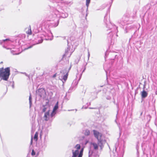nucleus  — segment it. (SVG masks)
<instances>
[{
  "mask_svg": "<svg viewBox=\"0 0 157 157\" xmlns=\"http://www.w3.org/2000/svg\"><path fill=\"white\" fill-rule=\"evenodd\" d=\"M52 3L50 6L51 11L53 13L52 15L49 16L51 19L56 18L59 16L63 18H67L68 15V13L65 12L60 7L62 8L67 5V2H64L62 0H49Z\"/></svg>",
  "mask_w": 157,
  "mask_h": 157,
  "instance_id": "1",
  "label": "nucleus"
},
{
  "mask_svg": "<svg viewBox=\"0 0 157 157\" xmlns=\"http://www.w3.org/2000/svg\"><path fill=\"white\" fill-rule=\"evenodd\" d=\"M53 39V36L51 32L48 31L47 32H44L41 36L38 35L36 40V44L41 43L43 39L46 40H52Z\"/></svg>",
  "mask_w": 157,
  "mask_h": 157,
  "instance_id": "2",
  "label": "nucleus"
},
{
  "mask_svg": "<svg viewBox=\"0 0 157 157\" xmlns=\"http://www.w3.org/2000/svg\"><path fill=\"white\" fill-rule=\"evenodd\" d=\"M10 75V69L9 67L5 69L3 67L0 68V78L5 81H7Z\"/></svg>",
  "mask_w": 157,
  "mask_h": 157,
  "instance_id": "3",
  "label": "nucleus"
},
{
  "mask_svg": "<svg viewBox=\"0 0 157 157\" xmlns=\"http://www.w3.org/2000/svg\"><path fill=\"white\" fill-rule=\"evenodd\" d=\"M93 132L95 137L98 140V145L99 146L100 149L101 150L103 147V144L105 142V140L102 138V134L101 133L95 130H94Z\"/></svg>",
  "mask_w": 157,
  "mask_h": 157,
  "instance_id": "4",
  "label": "nucleus"
},
{
  "mask_svg": "<svg viewBox=\"0 0 157 157\" xmlns=\"http://www.w3.org/2000/svg\"><path fill=\"white\" fill-rule=\"evenodd\" d=\"M71 66L68 69L65 68L60 71L61 74V79L63 83L65 82L67 80L68 75V73L71 68Z\"/></svg>",
  "mask_w": 157,
  "mask_h": 157,
  "instance_id": "5",
  "label": "nucleus"
},
{
  "mask_svg": "<svg viewBox=\"0 0 157 157\" xmlns=\"http://www.w3.org/2000/svg\"><path fill=\"white\" fill-rule=\"evenodd\" d=\"M76 149L75 150L74 149L72 150V155L71 157H77L78 155L79 151L78 150L80 149L81 148L80 145L79 144H77L74 147Z\"/></svg>",
  "mask_w": 157,
  "mask_h": 157,
  "instance_id": "6",
  "label": "nucleus"
},
{
  "mask_svg": "<svg viewBox=\"0 0 157 157\" xmlns=\"http://www.w3.org/2000/svg\"><path fill=\"white\" fill-rule=\"evenodd\" d=\"M50 110L45 112L44 113V120L46 121H49L50 122H52L53 120V117L54 116H51V113L50 114L49 113Z\"/></svg>",
  "mask_w": 157,
  "mask_h": 157,
  "instance_id": "7",
  "label": "nucleus"
},
{
  "mask_svg": "<svg viewBox=\"0 0 157 157\" xmlns=\"http://www.w3.org/2000/svg\"><path fill=\"white\" fill-rule=\"evenodd\" d=\"M37 94L40 97H42L45 95V91L44 88L39 89L38 90Z\"/></svg>",
  "mask_w": 157,
  "mask_h": 157,
  "instance_id": "8",
  "label": "nucleus"
},
{
  "mask_svg": "<svg viewBox=\"0 0 157 157\" xmlns=\"http://www.w3.org/2000/svg\"><path fill=\"white\" fill-rule=\"evenodd\" d=\"M58 108V102L57 101L56 104L54 106L53 111L51 113V115L52 116H54L56 114V111Z\"/></svg>",
  "mask_w": 157,
  "mask_h": 157,
  "instance_id": "9",
  "label": "nucleus"
},
{
  "mask_svg": "<svg viewBox=\"0 0 157 157\" xmlns=\"http://www.w3.org/2000/svg\"><path fill=\"white\" fill-rule=\"evenodd\" d=\"M147 93L144 90L141 92V97L143 98H145L147 97Z\"/></svg>",
  "mask_w": 157,
  "mask_h": 157,
  "instance_id": "10",
  "label": "nucleus"
},
{
  "mask_svg": "<svg viewBox=\"0 0 157 157\" xmlns=\"http://www.w3.org/2000/svg\"><path fill=\"white\" fill-rule=\"evenodd\" d=\"M90 0H86V6L87 7L86 12V16H87V15L88 13H87V11L88 10V8L89 5V4L90 3Z\"/></svg>",
  "mask_w": 157,
  "mask_h": 157,
  "instance_id": "11",
  "label": "nucleus"
},
{
  "mask_svg": "<svg viewBox=\"0 0 157 157\" xmlns=\"http://www.w3.org/2000/svg\"><path fill=\"white\" fill-rule=\"evenodd\" d=\"M28 29V30L26 31V33L29 35H31L32 34V31L31 30V27L29 26L27 29Z\"/></svg>",
  "mask_w": 157,
  "mask_h": 157,
  "instance_id": "12",
  "label": "nucleus"
},
{
  "mask_svg": "<svg viewBox=\"0 0 157 157\" xmlns=\"http://www.w3.org/2000/svg\"><path fill=\"white\" fill-rule=\"evenodd\" d=\"M83 133L86 136H88L90 135V131L88 129H86L83 131Z\"/></svg>",
  "mask_w": 157,
  "mask_h": 157,
  "instance_id": "13",
  "label": "nucleus"
},
{
  "mask_svg": "<svg viewBox=\"0 0 157 157\" xmlns=\"http://www.w3.org/2000/svg\"><path fill=\"white\" fill-rule=\"evenodd\" d=\"M92 145L93 146L95 150H96L98 149V146L97 144L96 143H94L92 144Z\"/></svg>",
  "mask_w": 157,
  "mask_h": 157,
  "instance_id": "14",
  "label": "nucleus"
},
{
  "mask_svg": "<svg viewBox=\"0 0 157 157\" xmlns=\"http://www.w3.org/2000/svg\"><path fill=\"white\" fill-rule=\"evenodd\" d=\"M128 20V18L127 17H124L123 18L122 21L124 24H127V21Z\"/></svg>",
  "mask_w": 157,
  "mask_h": 157,
  "instance_id": "15",
  "label": "nucleus"
},
{
  "mask_svg": "<svg viewBox=\"0 0 157 157\" xmlns=\"http://www.w3.org/2000/svg\"><path fill=\"white\" fill-rule=\"evenodd\" d=\"M83 151V149H82L80 151V152H79L78 155L77 156V157H82V153Z\"/></svg>",
  "mask_w": 157,
  "mask_h": 157,
  "instance_id": "16",
  "label": "nucleus"
},
{
  "mask_svg": "<svg viewBox=\"0 0 157 157\" xmlns=\"http://www.w3.org/2000/svg\"><path fill=\"white\" fill-rule=\"evenodd\" d=\"M29 105H30V107H31L32 104V98L31 96V95L30 94V96L29 97Z\"/></svg>",
  "mask_w": 157,
  "mask_h": 157,
  "instance_id": "17",
  "label": "nucleus"
},
{
  "mask_svg": "<svg viewBox=\"0 0 157 157\" xmlns=\"http://www.w3.org/2000/svg\"><path fill=\"white\" fill-rule=\"evenodd\" d=\"M105 17H104V21L105 22V23L106 24V26H107V27H108V24H110V23L108 21H106V19H105Z\"/></svg>",
  "mask_w": 157,
  "mask_h": 157,
  "instance_id": "18",
  "label": "nucleus"
},
{
  "mask_svg": "<svg viewBox=\"0 0 157 157\" xmlns=\"http://www.w3.org/2000/svg\"><path fill=\"white\" fill-rule=\"evenodd\" d=\"M8 40H9L8 39H6L5 40H0V44H2L3 42H4L5 41Z\"/></svg>",
  "mask_w": 157,
  "mask_h": 157,
  "instance_id": "19",
  "label": "nucleus"
},
{
  "mask_svg": "<svg viewBox=\"0 0 157 157\" xmlns=\"http://www.w3.org/2000/svg\"><path fill=\"white\" fill-rule=\"evenodd\" d=\"M38 138V134L36 132L34 136V140H37V139Z\"/></svg>",
  "mask_w": 157,
  "mask_h": 157,
  "instance_id": "20",
  "label": "nucleus"
},
{
  "mask_svg": "<svg viewBox=\"0 0 157 157\" xmlns=\"http://www.w3.org/2000/svg\"><path fill=\"white\" fill-rule=\"evenodd\" d=\"M59 20L57 19V22L54 25V27H56L59 24Z\"/></svg>",
  "mask_w": 157,
  "mask_h": 157,
  "instance_id": "21",
  "label": "nucleus"
},
{
  "mask_svg": "<svg viewBox=\"0 0 157 157\" xmlns=\"http://www.w3.org/2000/svg\"><path fill=\"white\" fill-rule=\"evenodd\" d=\"M86 105H87L85 107V106H83V107H82V108H84V109H86L87 108L88 106L89 105H90V102L87 103Z\"/></svg>",
  "mask_w": 157,
  "mask_h": 157,
  "instance_id": "22",
  "label": "nucleus"
},
{
  "mask_svg": "<svg viewBox=\"0 0 157 157\" xmlns=\"http://www.w3.org/2000/svg\"><path fill=\"white\" fill-rule=\"evenodd\" d=\"M9 83H10V84H12V87L13 89H14V82H9Z\"/></svg>",
  "mask_w": 157,
  "mask_h": 157,
  "instance_id": "23",
  "label": "nucleus"
},
{
  "mask_svg": "<svg viewBox=\"0 0 157 157\" xmlns=\"http://www.w3.org/2000/svg\"><path fill=\"white\" fill-rule=\"evenodd\" d=\"M111 157H117V156L113 152L111 154Z\"/></svg>",
  "mask_w": 157,
  "mask_h": 157,
  "instance_id": "24",
  "label": "nucleus"
},
{
  "mask_svg": "<svg viewBox=\"0 0 157 157\" xmlns=\"http://www.w3.org/2000/svg\"><path fill=\"white\" fill-rule=\"evenodd\" d=\"M68 51L66 50L65 51V54L63 55V57H64L65 56H67V54H68Z\"/></svg>",
  "mask_w": 157,
  "mask_h": 157,
  "instance_id": "25",
  "label": "nucleus"
},
{
  "mask_svg": "<svg viewBox=\"0 0 157 157\" xmlns=\"http://www.w3.org/2000/svg\"><path fill=\"white\" fill-rule=\"evenodd\" d=\"M14 50H12L11 51V53L13 55H17V54H17V53H14Z\"/></svg>",
  "mask_w": 157,
  "mask_h": 157,
  "instance_id": "26",
  "label": "nucleus"
},
{
  "mask_svg": "<svg viewBox=\"0 0 157 157\" xmlns=\"http://www.w3.org/2000/svg\"><path fill=\"white\" fill-rule=\"evenodd\" d=\"M35 155V152L33 150H32V152L31 153V155L33 156L34 155Z\"/></svg>",
  "mask_w": 157,
  "mask_h": 157,
  "instance_id": "27",
  "label": "nucleus"
},
{
  "mask_svg": "<svg viewBox=\"0 0 157 157\" xmlns=\"http://www.w3.org/2000/svg\"><path fill=\"white\" fill-rule=\"evenodd\" d=\"M106 99L108 100H110L111 99V97L109 96H108L106 97Z\"/></svg>",
  "mask_w": 157,
  "mask_h": 157,
  "instance_id": "28",
  "label": "nucleus"
},
{
  "mask_svg": "<svg viewBox=\"0 0 157 157\" xmlns=\"http://www.w3.org/2000/svg\"><path fill=\"white\" fill-rule=\"evenodd\" d=\"M33 46V45H31V46H29V47L27 48H25V49H27L29 48H31Z\"/></svg>",
  "mask_w": 157,
  "mask_h": 157,
  "instance_id": "29",
  "label": "nucleus"
},
{
  "mask_svg": "<svg viewBox=\"0 0 157 157\" xmlns=\"http://www.w3.org/2000/svg\"><path fill=\"white\" fill-rule=\"evenodd\" d=\"M46 110V108H44L42 110L43 112H45Z\"/></svg>",
  "mask_w": 157,
  "mask_h": 157,
  "instance_id": "30",
  "label": "nucleus"
},
{
  "mask_svg": "<svg viewBox=\"0 0 157 157\" xmlns=\"http://www.w3.org/2000/svg\"><path fill=\"white\" fill-rule=\"evenodd\" d=\"M24 74L26 76H27L29 78V75H28L27 74H26L25 73H24Z\"/></svg>",
  "mask_w": 157,
  "mask_h": 157,
  "instance_id": "31",
  "label": "nucleus"
},
{
  "mask_svg": "<svg viewBox=\"0 0 157 157\" xmlns=\"http://www.w3.org/2000/svg\"><path fill=\"white\" fill-rule=\"evenodd\" d=\"M88 58H89V57L90 56V53L89 52H88Z\"/></svg>",
  "mask_w": 157,
  "mask_h": 157,
  "instance_id": "32",
  "label": "nucleus"
},
{
  "mask_svg": "<svg viewBox=\"0 0 157 157\" xmlns=\"http://www.w3.org/2000/svg\"><path fill=\"white\" fill-rule=\"evenodd\" d=\"M32 141H33V139L32 138H31V143L32 144Z\"/></svg>",
  "mask_w": 157,
  "mask_h": 157,
  "instance_id": "33",
  "label": "nucleus"
},
{
  "mask_svg": "<svg viewBox=\"0 0 157 157\" xmlns=\"http://www.w3.org/2000/svg\"><path fill=\"white\" fill-rule=\"evenodd\" d=\"M145 88V84L144 85L143 89H144Z\"/></svg>",
  "mask_w": 157,
  "mask_h": 157,
  "instance_id": "34",
  "label": "nucleus"
},
{
  "mask_svg": "<svg viewBox=\"0 0 157 157\" xmlns=\"http://www.w3.org/2000/svg\"><path fill=\"white\" fill-rule=\"evenodd\" d=\"M82 73L80 75V77L79 79V80H80V79L81 78V75H82Z\"/></svg>",
  "mask_w": 157,
  "mask_h": 157,
  "instance_id": "35",
  "label": "nucleus"
},
{
  "mask_svg": "<svg viewBox=\"0 0 157 157\" xmlns=\"http://www.w3.org/2000/svg\"><path fill=\"white\" fill-rule=\"evenodd\" d=\"M73 37H70V40H71L72 39H73Z\"/></svg>",
  "mask_w": 157,
  "mask_h": 157,
  "instance_id": "36",
  "label": "nucleus"
},
{
  "mask_svg": "<svg viewBox=\"0 0 157 157\" xmlns=\"http://www.w3.org/2000/svg\"><path fill=\"white\" fill-rule=\"evenodd\" d=\"M56 76V74L54 75H53V77H55Z\"/></svg>",
  "mask_w": 157,
  "mask_h": 157,
  "instance_id": "37",
  "label": "nucleus"
},
{
  "mask_svg": "<svg viewBox=\"0 0 157 157\" xmlns=\"http://www.w3.org/2000/svg\"><path fill=\"white\" fill-rule=\"evenodd\" d=\"M85 69H86V68H84V69L83 70V71H82V73L84 71H85Z\"/></svg>",
  "mask_w": 157,
  "mask_h": 157,
  "instance_id": "38",
  "label": "nucleus"
},
{
  "mask_svg": "<svg viewBox=\"0 0 157 157\" xmlns=\"http://www.w3.org/2000/svg\"><path fill=\"white\" fill-rule=\"evenodd\" d=\"M46 145H44V148H45V147H46Z\"/></svg>",
  "mask_w": 157,
  "mask_h": 157,
  "instance_id": "39",
  "label": "nucleus"
},
{
  "mask_svg": "<svg viewBox=\"0 0 157 157\" xmlns=\"http://www.w3.org/2000/svg\"><path fill=\"white\" fill-rule=\"evenodd\" d=\"M89 108H90V109H94V108H90V107Z\"/></svg>",
  "mask_w": 157,
  "mask_h": 157,
  "instance_id": "40",
  "label": "nucleus"
},
{
  "mask_svg": "<svg viewBox=\"0 0 157 157\" xmlns=\"http://www.w3.org/2000/svg\"><path fill=\"white\" fill-rule=\"evenodd\" d=\"M3 63V62H1V63Z\"/></svg>",
  "mask_w": 157,
  "mask_h": 157,
  "instance_id": "41",
  "label": "nucleus"
},
{
  "mask_svg": "<svg viewBox=\"0 0 157 157\" xmlns=\"http://www.w3.org/2000/svg\"><path fill=\"white\" fill-rule=\"evenodd\" d=\"M116 28L117 29V27H116Z\"/></svg>",
  "mask_w": 157,
  "mask_h": 157,
  "instance_id": "42",
  "label": "nucleus"
},
{
  "mask_svg": "<svg viewBox=\"0 0 157 157\" xmlns=\"http://www.w3.org/2000/svg\"><path fill=\"white\" fill-rule=\"evenodd\" d=\"M142 113H141V115L142 114Z\"/></svg>",
  "mask_w": 157,
  "mask_h": 157,
  "instance_id": "43",
  "label": "nucleus"
},
{
  "mask_svg": "<svg viewBox=\"0 0 157 157\" xmlns=\"http://www.w3.org/2000/svg\"><path fill=\"white\" fill-rule=\"evenodd\" d=\"M115 121L117 123L116 120H115Z\"/></svg>",
  "mask_w": 157,
  "mask_h": 157,
  "instance_id": "44",
  "label": "nucleus"
},
{
  "mask_svg": "<svg viewBox=\"0 0 157 157\" xmlns=\"http://www.w3.org/2000/svg\"><path fill=\"white\" fill-rule=\"evenodd\" d=\"M113 0H112V2L113 1Z\"/></svg>",
  "mask_w": 157,
  "mask_h": 157,
  "instance_id": "45",
  "label": "nucleus"
}]
</instances>
